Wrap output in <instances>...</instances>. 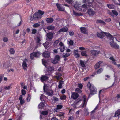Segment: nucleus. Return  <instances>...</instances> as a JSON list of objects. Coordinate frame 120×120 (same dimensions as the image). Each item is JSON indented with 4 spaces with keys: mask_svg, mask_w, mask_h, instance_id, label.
<instances>
[{
    "mask_svg": "<svg viewBox=\"0 0 120 120\" xmlns=\"http://www.w3.org/2000/svg\"><path fill=\"white\" fill-rule=\"evenodd\" d=\"M95 0L92 2V4L90 2H88L87 4H85L82 5V6L79 4L78 3H75V5L74 6V8L77 10L79 11H83L85 12L87 10L88 8L92 6V4H94L95 3Z\"/></svg>",
    "mask_w": 120,
    "mask_h": 120,
    "instance_id": "f257e3e1",
    "label": "nucleus"
},
{
    "mask_svg": "<svg viewBox=\"0 0 120 120\" xmlns=\"http://www.w3.org/2000/svg\"><path fill=\"white\" fill-rule=\"evenodd\" d=\"M87 86V87L90 89L91 94L94 95L96 93V89L93 85H91L89 82H88Z\"/></svg>",
    "mask_w": 120,
    "mask_h": 120,
    "instance_id": "f03ea898",
    "label": "nucleus"
},
{
    "mask_svg": "<svg viewBox=\"0 0 120 120\" xmlns=\"http://www.w3.org/2000/svg\"><path fill=\"white\" fill-rule=\"evenodd\" d=\"M48 86L44 84V86L43 90L44 92H46V94L48 96H51L53 94V91L52 90H49L47 91L46 90L47 89Z\"/></svg>",
    "mask_w": 120,
    "mask_h": 120,
    "instance_id": "7ed1b4c3",
    "label": "nucleus"
},
{
    "mask_svg": "<svg viewBox=\"0 0 120 120\" xmlns=\"http://www.w3.org/2000/svg\"><path fill=\"white\" fill-rule=\"evenodd\" d=\"M28 60L25 59L23 60L22 64V66L23 69L25 70H26L27 69Z\"/></svg>",
    "mask_w": 120,
    "mask_h": 120,
    "instance_id": "20e7f679",
    "label": "nucleus"
},
{
    "mask_svg": "<svg viewBox=\"0 0 120 120\" xmlns=\"http://www.w3.org/2000/svg\"><path fill=\"white\" fill-rule=\"evenodd\" d=\"M40 55V53L39 52H33L31 54L30 57L31 58L33 59L34 57H38Z\"/></svg>",
    "mask_w": 120,
    "mask_h": 120,
    "instance_id": "39448f33",
    "label": "nucleus"
},
{
    "mask_svg": "<svg viewBox=\"0 0 120 120\" xmlns=\"http://www.w3.org/2000/svg\"><path fill=\"white\" fill-rule=\"evenodd\" d=\"M60 60V57L59 56H56L54 60H51V62L55 64L57 63Z\"/></svg>",
    "mask_w": 120,
    "mask_h": 120,
    "instance_id": "423d86ee",
    "label": "nucleus"
},
{
    "mask_svg": "<svg viewBox=\"0 0 120 120\" xmlns=\"http://www.w3.org/2000/svg\"><path fill=\"white\" fill-rule=\"evenodd\" d=\"M109 59L111 60L110 61H111L112 63L115 65H116L118 68H120V64H119L118 65L116 64L117 63V61H116L113 57H110Z\"/></svg>",
    "mask_w": 120,
    "mask_h": 120,
    "instance_id": "0eeeda50",
    "label": "nucleus"
},
{
    "mask_svg": "<svg viewBox=\"0 0 120 120\" xmlns=\"http://www.w3.org/2000/svg\"><path fill=\"white\" fill-rule=\"evenodd\" d=\"M59 45L60 51L61 52H63L64 50L65 49L64 44L62 42H60L59 43Z\"/></svg>",
    "mask_w": 120,
    "mask_h": 120,
    "instance_id": "6e6552de",
    "label": "nucleus"
},
{
    "mask_svg": "<svg viewBox=\"0 0 120 120\" xmlns=\"http://www.w3.org/2000/svg\"><path fill=\"white\" fill-rule=\"evenodd\" d=\"M113 40H112V41L110 42V44L111 46L116 48L118 49L119 48V46L116 43H114Z\"/></svg>",
    "mask_w": 120,
    "mask_h": 120,
    "instance_id": "1a4fd4ad",
    "label": "nucleus"
},
{
    "mask_svg": "<svg viewBox=\"0 0 120 120\" xmlns=\"http://www.w3.org/2000/svg\"><path fill=\"white\" fill-rule=\"evenodd\" d=\"M88 14L90 16H93L95 14L94 11L93 10L89 9H88L87 11Z\"/></svg>",
    "mask_w": 120,
    "mask_h": 120,
    "instance_id": "9d476101",
    "label": "nucleus"
},
{
    "mask_svg": "<svg viewBox=\"0 0 120 120\" xmlns=\"http://www.w3.org/2000/svg\"><path fill=\"white\" fill-rule=\"evenodd\" d=\"M91 53L93 55L95 56H97L98 54L101 53L100 51L95 50H92L91 51Z\"/></svg>",
    "mask_w": 120,
    "mask_h": 120,
    "instance_id": "9b49d317",
    "label": "nucleus"
},
{
    "mask_svg": "<svg viewBox=\"0 0 120 120\" xmlns=\"http://www.w3.org/2000/svg\"><path fill=\"white\" fill-rule=\"evenodd\" d=\"M50 53L49 52L45 51L42 54V56L44 57H49L50 56Z\"/></svg>",
    "mask_w": 120,
    "mask_h": 120,
    "instance_id": "f8f14e48",
    "label": "nucleus"
},
{
    "mask_svg": "<svg viewBox=\"0 0 120 120\" xmlns=\"http://www.w3.org/2000/svg\"><path fill=\"white\" fill-rule=\"evenodd\" d=\"M105 34L106 36L110 40H113V37L109 33H104V34Z\"/></svg>",
    "mask_w": 120,
    "mask_h": 120,
    "instance_id": "ddd939ff",
    "label": "nucleus"
},
{
    "mask_svg": "<svg viewBox=\"0 0 120 120\" xmlns=\"http://www.w3.org/2000/svg\"><path fill=\"white\" fill-rule=\"evenodd\" d=\"M48 79V77L45 75H42L41 77V80L43 82Z\"/></svg>",
    "mask_w": 120,
    "mask_h": 120,
    "instance_id": "4468645a",
    "label": "nucleus"
},
{
    "mask_svg": "<svg viewBox=\"0 0 120 120\" xmlns=\"http://www.w3.org/2000/svg\"><path fill=\"white\" fill-rule=\"evenodd\" d=\"M56 6L58 8V10L61 11H64V8L60 6V5L58 3H57L56 4Z\"/></svg>",
    "mask_w": 120,
    "mask_h": 120,
    "instance_id": "2eb2a0df",
    "label": "nucleus"
},
{
    "mask_svg": "<svg viewBox=\"0 0 120 120\" xmlns=\"http://www.w3.org/2000/svg\"><path fill=\"white\" fill-rule=\"evenodd\" d=\"M73 53L74 56L75 57L79 58L80 57V55L78 53V51L77 50H74Z\"/></svg>",
    "mask_w": 120,
    "mask_h": 120,
    "instance_id": "dca6fc26",
    "label": "nucleus"
},
{
    "mask_svg": "<svg viewBox=\"0 0 120 120\" xmlns=\"http://www.w3.org/2000/svg\"><path fill=\"white\" fill-rule=\"evenodd\" d=\"M78 94L75 92H73L72 93L71 97V98L74 99H76L78 97Z\"/></svg>",
    "mask_w": 120,
    "mask_h": 120,
    "instance_id": "f3484780",
    "label": "nucleus"
},
{
    "mask_svg": "<svg viewBox=\"0 0 120 120\" xmlns=\"http://www.w3.org/2000/svg\"><path fill=\"white\" fill-rule=\"evenodd\" d=\"M80 29L81 32L84 34H86L88 32L87 30L85 28L81 27Z\"/></svg>",
    "mask_w": 120,
    "mask_h": 120,
    "instance_id": "a211bd4d",
    "label": "nucleus"
},
{
    "mask_svg": "<svg viewBox=\"0 0 120 120\" xmlns=\"http://www.w3.org/2000/svg\"><path fill=\"white\" fill-rule=\"evenodd\" d=\"M65 1L68 3L71 4L72 6L74 7V6L75 5V3L77 2H73V0H65Z\"/></svg>",
    "mask_w": 120,
    "mask_h": 120,
    "instance_id": "6ab92c4d",
    "label": "nucleus"
},
{
    "mask_svg": "<svg viewBox=\"0 0 120 120\" xmlns=\"http://www.w3.org/2000/svg\"><path fill=\"white\" fill-rule=\"evenodd\" d=\"M47 38L49 39H51L53 37V34L51 32L48 33L47 35Z\"/></svg>",
    "mask_w": 120,
    "mask_h": 120,
    "instance_id": "aec40b11",
    "label": "nucleus"
},
{
    "mask_svg": "<svg viewBox=\"0 0 120 120\" xmlns=\"http://www.w3.org/2000/svg\"><path fill=\"white\" fill-rule=\"evenodd\" d=\"M97 36L100 38H102L104 37V33H97Z\"/></svg>",
    "mask_w": 120,
    "mask_h": 120,
    "instance_id": "412c9836",
    "label": "nucleus"
},
{
    "mask_svg": "<svg viewBox=\"0 0 120 120\" xmlns=\"http://www.w3.org/2000/svg\"><path fill=\"white\" fill-rule=\"evenodd\" d=\"M62 107V106L61 105H58L57 106L56 108L54 109L55 112H57L58 111V110L61 109Z\"/></svg>",
    "mask_w": 120,
    "mask_h": 120,
    "instance_id": "4be33fe9",
    "label": "nucleus"
},
{
    "mask_svg": "<svg viewBox=\"0 0 120 120\" xmlns=\"http://www.w3.org/2000/svg\"><path fill=\"white\" fill-rule=\"evenodd\" d=\"M68 30V28L67 27H65L60 29L59 31V32H67Z\"/></svg>",
    "mask_w": 120,
    "mask_h": 120,
    "instance_id": "5701e85b",
    "label": "nucleus"
},
{
    "mask_svg": "<svg viewBox=\"0 0 120 120\" xmlns=\"http://www.w3.org/2000/svg\"><path fill=\"white\" fill-rule=\"evenodd\" d=\"M84 103L83 106H85L88 100L87 99L85 95L83 96Z\"/></svg>",
    "mask_w": 120,
    "mask_h": 120,
    "instance_id": "b1692460",
    "label": "nucleus"
},
{
    "mask_svg": "<svg viewBox=\"0 0 120 120\" xmlns=\"http://www.w3.org/2000/svg\"><path fill=\"white\" fill-rule=\"evenodd\" d=\"M102 63V61H100L97 63L94 66L95 68L97 69L99 68L100 66V64Z\"/></svg>",
    "mask_w": 120,
    "mask_h": 120,
    "instance_id": "393cba45",
    "label": "nucleus"
},
{
    "mask_svg": "<svg viewBox=\"0 0 120 120\" xmlns=\"http://www.w3.org/2000/svg\"><path fill=\"white\" fill-rule=\"evenodd\" d=\"M3 90L4 91L5 90H8L10 89L11 87V85L4 86L3 87Z\"/></svg>",
    "mask_w": 120,
    "mask_h": 120,
    "instance_id": "a878e982",
    "label": "nucleus"
},
{
    "mask_svg": "<svg viewBox=\"0 0 120 120\" xmlns=\"http://www.w3.org/2000/svg\"><path fill=\"white\" fill-rule=\"evenodd\" d=\"M50 43H49V42H46L43 44V45L45 48H47L49 47L51 45Z\"/></svg>",
    "mask_w": 120,
    "mask_h": 120,
    "instance_id": "bb28decb",
    "label": "nucleus"
},
{
    "mask_svg": "<svg viewBox=\"0 0 120 120\" xmlns=\"http://www.w3.org/2000/svg\"><path fill=\"white\" fill-rule=\"evenodd\" d=\"M53 21V19L52 18H48L46 19V21L48 23H51Z\"/></svg>",
    "mask_w": 120,
    "mask_h": 120,
    "instance_id": "cd10ccee",
    "label": "nucleus"
},
{
    "mask_svg": "<svg viewBox=\"0 0 120 120\" xmlns=\"http://www.w3.org/2000/svg\"><path fill=\"white\" fill-rule=\"evenodd\" d=\"M47 105V104H46V105H45V104H44L43 102H41L38 105V107L39 108H43L44 106H46Z\"/></svg>",
    "mask_w": 120,
    "mask_h": 120,
    "instance_id": "c85d7f7f",
    "label": "nucleus"
},
{
    "mask_svg": "<svg viewBox=\"0 0 120 120\" xmlns=\"http://www.w3.org/2000/svg\"><path fill=\"white\" fill-rule=\"evenodd\" d=\"M21 85L22 88H23L24 89H27V86H26L25 85V83H21Z\"/></svg>",
    "mask_w": 120,
    "mask_h": 120,
    "instance_id": "c756f323",
    "label": "nucleus"
},
{
    "mask_svg": "<svg viewBox=\"0 0 120 120\" xmlns=\"http://www.w3.org/2000/svg\"><path fill=\"white\" fill-rule=\"evenodd\" d=\"M42 61L43 64L46 68H47V65L48 64V63L43 59H42Z\"/></svg>",
    "mask_w": 120,
    "mask_h": 120,
    "instance_id": "7c9ffc66",
    "label": "nucleus"
},
{
    "mask_svg": "<svg viewBox=\"0 0 120 120\" xmlns=\"http://www.w3.org/2000/svg\"><path fill=\"white\" fill-rule=\"evenodd\" d=\"M96 22L97 23H100L103 25L106 24L105 23L104 21L101 20H97Z\"/></svg>",
    "mask_w": 120,
    "mask_h": 120,
    "instance_id": "2f4dec72",
    "label": "nucleus"
},
{
    "mask_svg": "<svg viewBox=\"0 0 120 120\" xmlns=\"http://www.w3.org/2000/svg\"><path fill=\"white\" fill-rule=\"evenodd\" d=\"M70 55V54L69 53H63L62 55V56L63 57L66 58L67 57L69 56Z\"/></svg>",
    "mask_w": 120,
    "mask_h": 120,
    "instance_id": "473e14b6",
    "label": "nucleus"
},
{
    "mask_svg": "<svg viewBox=\"0 0 120 120\" xmlns=\"http://www.w3.org/2000/svg\"><path fill=\"white\" fill-rule=\"evenodd\" d=\"M55 28V27L52 25H50L48 26L47 28L48 30H52Z\"/></svg>",
    "mask_w": 120,
    "mask_h": 120,
    "instance_id": "72a5a7b5",
    "label": "nucleus"
},
{
    "mask_svg": "<svg viewBox=\"0 0 120 120\" xmlns=\"http://www.w3.org/2000/svg\"><path fill=\"white\" fill-rule=\"evenodd\" d=\"M119 115L120 116V109L117 110L115 112L114 116L116 117Z\"/></svg>",
    "mask_w": 120,
    "mask_h": 120,
    "instance_id": "f704fd0d",
    "label": "nucleus"
},
{
    "mask_svg": "<svg viewBox=\"0 0 120 120\" xmlns=\"http://www.w3.org/2000/svg\"><path fill=\"white\" fill-rule=\"evenodd\" d=\"M47 99V97L43 95H41V96L40 97V99L41 100H43L44 101H45Z\"/></svg>",
    "mask_w": 120,
    "mask_h": 120,
    "instance_id": "c9c22d12",
    "label": "nucleus"
},
{
    "mask_svg": "<svg viewBox=\"0 0 120 120\" xmlns=\"http://www.w3.org/2000/svg\"><path fill=\"white\" fill-rule=\"evenodd\" d=\"M3 41L5 42H7L9 41L8 38V37H5L3 38Z\"/></svg>",
    "mask_w": 120,
    "mask_h": 120,
    "instance_id": "e433bc0d",
    "label": "nucleus"
},
{
    "mask_svg": "<svg viewBox=\"0 0 120 120\" xmlns=\"http://www.w3.org/2000/svg\"><path fill=\"white\" fill-rule=\"evenodd\" d=\"M56 75L58 76H56L55 77V78H56L57 80L59 79V77L61 76L62 74L60 73H58L56 74Z\"/></svg>",
    "mask_w": 120,
    "mask_h": 120,
    "instance_id": "4c0bfd02",
    "label": "nucleus"
},
{
    "mask_svg": "<svg viewBox=\"0 0 120 120\" xmlns=\"http://www.w3.org/2000/svg\"><path fill=\"white\" fill-rule=\"evenodd\" d=\"M81 55L82 56H87V55L86 54V51H83L81 52Z\"/></svg>",
    "mask_w": 120,
    "mask_h": 120,
    "instance_id": "58836bf2",
    "label": "nucleus"
},
{
    "mask_svg": "<svg viewBox=\"0 0 120 120\" xmlns=\"http://www.w3.org/2000/svg\"><path fill=\"white\" fill-rule=\"evenodd\" d=\"M73 13L74 15L76 16H81L82 15V14L81 13H76L75 11H73Z\"/></svg>",
    "mask_w": 120,
    "mask_h": 120,
    "instance_id": "ea45409f",
    "label": "nucleus"
},
{
    "mask_svg": "<svg viewBox=\"0 0 120 120\" xmlns=\"http://www.w3.org/2000/svg\"><path fill=\"white\" fill-rule=\"evenodd\" d=\"M59 84L58 87L59 88H61L62 87V85L63 83V82L62 81H60L59 82Z\"/></svg>",
    "mask_w": 120,
    "mask_h": 120,
    "instance_id": "a19ab883",
    "label": "nucleus"
},
{
    "mask_svg": "<svg viewBox=\"0 0 120 120\" xmlns=\"http://www.w3.org/2000/svg\"><path fill=\"white\" fill-rule=\"evenodd\" d=\"M80 100H76L73 103V104L72 105L73 106V107L74 108H75L76 107V104L79 102V101H80Z\"/></svg>",
    "mask_w": 120,
    "mask_h": 120,
    "instance_id": "79ce46f5",
    "label": "nucleus"
},
{
    "mask_svg": "<svg viewBox=\"0 0 120 120\" xmlns=\"http://www.w3.org/2000/svg\"><path fill=\"white\" fill-rule=\"evenodd\" d=\"M33 19L35 20H36L38 19L36 13H34L33 15Z\"/></svg>",
    "mask_w": 120,
    "mask_h": 120,
    "instance_id": "37998d69",
    "label": "nucleus"
},
{
    "mask_svg": "<svg viewBox=\"0 0 120 120\" xmlns=\"http://www.w3.org/2000/svg\"><path fill=\"white\" fill-rule=\"evenodd\" d=\"M80 64L82 67H84L85 66V62L84 61L80 60Z\"/></svg>",
    "mask_w": 120,
    "mask_h": 120,
    "instance_id": "c03bdc74",
    "label": "nucleus"
},
{
    "mask_svg": "<svg viewBox=\"0 0 120 120\" xmlns=\"http://www.w3.org/2000/svg\"><path fill=\"white\" fill-rule=\"evenodd\" d=\"M40 26V24L38 23H36L33 24V27L34 28L38 27H39Z\"/></svg>",
    "mask_w": 120,
    "mask_h": 120,
    "instance_id": "a18cd8bd",
    "label": "nucleus"
},
{
    "mask_svg": "<svg viewBox=\"0 0 120 120\" xmlns=\"http://www.w3.org/2000/svg\"><path fill=\"white\" fill-rule=\"evenodd\" d=\"M35 39L37 43H39L41 40L40 38L38 37H37Z\"/></svg>",
    "mask_w": 120,
    "mask_h": 120,
    "instance_id": "49530a36",
    "label": "nucleus"
},
{
    "mask_svg": "<svg viewBox=\"0 0 120 120\" xmlns=\"http://www.w3.org/2000/svg\"><path fill=\"white\" fill-rule=\"evenodd\" d=\"M54 70V68L53 67H50L48 68V72H51L52 71Z\"/></svg>",
    "mask_w": 120,
    "mask_h": 120,
    "instance_id": "de8ad7c7",
    "label": "nucleus"
},
{
    "mask_svg": "<svg viewBox=\"0 0 120 120\" xmlns=\"http://www.w3.org/2000/svg\"><path fill=\"white\" fill-rule=\"evenodd\" d=\"M41 114L43 115H46L48 114V112L47 111H43L42 112Z\"/></svg>",
    "mask_w": 120,
    "mask_h": 120,
    "instance_id": "09e8293b",
    "label": "nucleus"
},
{
    "mask_svg": "<svg viewBox=\"0 0 120 120\" xmlns=\"http://www.w3.org/2000/svg\"><path fill=\"white\" fill-rule=\"evenodd\" d=\"M68 41L69 42V44L70 45H72L73 44V42L72 40L68 39Z\"/></svg>",
    "mask_w": 120,
    "mask_h": 120,
    "instance_id": "8fccbe9b",
    "label": "nucleus"
},
{
    "mask_svg": "<svg viewBox=\"0 0 120 120\" xmlns=\"http://www.w3.org/2000/svg\"><path fill=\"white\" fill-rule=\"evenodd\" d=\"M10 52L11 53V54H14L15 53V51L12 48H11L9 50Z\"/></svg>",
    "mask_w": 120,
    "mask_h": 120,
    "instance_id": "3c124183",
    "label": "nucleus"
},
{
    "mask_svg": "<svg viewBox=\"0 0 120 120\" xmlns=\"http://www.w3.org/2000/svg\"><path fill=\"white\" fill-rule=\"evenodd\" d=\"M108 7L109 8L112 9L114 8V6L112 4H108L107 5Z\"/></svg>",
    "mask_w": 120,
    "mask_h": 120,
    "instance_id": "603ef678",
    "label": "nucleus"
},
{
    "mask_svg": "<svg viewBox=\"0 0 120 120\" xmlns=\"http://www.w3.org/2000/svg\"><path fill=\"white\" fill-rule=\"evenodd\" d=\"M31 96L29 94L28 95L27 98V102H29L30 101L31 99Z\"/></svg>",
    "mask_w": 120,
    "mask_h": 120,
    "instance_id": "864d4df0",
    "label": "nucleus"
},
{
    "mask_svg": "<svg viewBox=\"0 0 120 120\" xmlns=\"http://www.w3.org/2000/svg\"><path fill=\"white\" fill-rule=\"evenodd\" d=\"M36 14L38 19H41L42 17V16L38 12L36 13Z\"/></svg>",
    "mask_w": 120,
    "mask_h": 120,
    "instance_id": "5fc2aeb1",
    "label": "nucleus"
},
{
    "mask_svg": "<svg viewBox=\"0 0 120 120\" xmlns=\"http://www.w3.org/2000/svg\"><path fill=\"white\" fill-rule=\"evenodd\" d=\"M112 12L116 16L117 15H118V13L116 11L112 10Z\"/></svg>",
    "mask_w": 120,
    "mask_h": 120,
    "instance_id": "6e6d98bb",
    "label": "nucleus"
},
{
    "mask_svg": "<svg viewBox=\"0 0 120 120\" xmlns=\"http://www.w3.org/2000/svg\"><path fill=\"white\" fill-rule=\"evenodd\" d=\"M81 89H80L79 88H77L76 89L75 91L78 93H80L82 92Z\"/></svg>",
    "mask_w": 120,
    "mask_h": 120,
    "instance_id": "4d7b16f0",
    "label": "nucleus"
},
{
    "mask_svg": "<svg viewBox=\"0 0 120 120\" xmlns=\"http://www.w3.org/2000/svg\"><path fill=\"white\" fill-rule=\"evenodd\" d=\"M38 12L40 14V15H41L42 16L44 14V11L40 10H39L38 11Z\"/></svg>",
    "mask_w": 120,
    "mask_h": 120,
    "instance_id": "13d9d810",
    "label": "nucleus"
},
{
    "mask_svg": "<svg viewBox=\"0 0 120 120\" xmlns=\"http://www.w3.org/2000/svg\"><path fill=\"white\" fill-rule=\"evenodd\" d=\"M78 86L79 88H80V89H82L83 86L81 84H78Z\"/></svg>",
    "mask_w": 120,
    "mask_h": 120,
    "instance_id": "bf43d9fd",
    "label": "nucleus"
},
{
    "mask_svg": "<svg viewBox=\"0 0 120 120\" xmlns=\"http://www.w3.org/2000/svg\"><path fill=\"white\" fill-rule=\"evenodd\" d=\"M98 107L97 106L91 112V113L92 114L94 113L95 112V110L98 109Z\"/></svg>",
    "mask_w": 120,
    "mask_h": 120,
    "instance_id": "052dcab7",
    "label": "nucleus"
},
{
    "mask_svg": "<svg viewBox=\"0 0 120 120\" xmlns=\"http://www.w3.org/2000/svg\"><path fill=\"white\" fill-rule=\"evenodd\" d=\"M103 71V69L102 68H101L99 69L97 71V73L98 74H100Z\"/></svg>",
    "mask_w": 120,
    "mask_h": 120,
    "instance_id": "680f3d73",
    "label": "nucleus"
},
{
    "mask_svg": "<svg viewBox=\"0 0 120 120\" xmlns=\"http://www.w3.org/2000/svg\"><path fill=\"white\" fill-rule=\"evenodd\" d=\"M66 98V96L64 95H63L60 97V98L62 100H65Z\"/></svg>",
    "mask_w": 120,
    "mask_h": 120,
    "instance_id": "e2e57ef3",
    "label": "nucleus"
},
{
    "mask_svg": "<svg viewBox=\"0 0 120 120\" xmlns=\"http://www.w3.org/2000/svg\"><path fill=\"white\" fill-rule=\"evenodd\" d=\"M37 31V30L35 29H33L32 30V33L33 34H35Z\"/></svg>",
    "mask_w": 120,
    "mask_h": 120,
    "instance_id": "0e129e2a",
    "label": "nucleus"
},
{
    "mask_svg": "<svg viewBox=\"0 0 120 120\" xmlns=\"http://www.w3.org/2000/svg\"><path fill=\"white\" fill-rule=\"evenodd\" d=\"M7 64V63H5L3 64V68H8V67L6 66V65Z\"/></svg>",
    "mask_w": 120,
    "mask_h": 120,
    "instance_id": "69168bd1",
    "label": "nucleus"
},
{
    "mask_svg": "<svg viewBox=\"0 0 120 120\" xmlns=\"http://www.w3.org/2000/svg\"><path fill=\"white\" fill-rule=\"evenodd\" d=\"M21 92L22 94L23 95H25L26 93V91L23 89H22V90Z\"/></svg>",
    "mask_w": 120,
    "mask_h": 120,
    "instance_id": "338daca9",
    "label": "nucleus"
},
{
    "mask_svg": "<svg viewBox=\"0 0 120 120\" xmlns=\"http://www.w3.org/2000/svg\"><path fill=\"white\" fill-rule=\"evenodd\" d=\"M59 42V41L58 40H56L54 42V44L55 45H57Z\"/></svg>",
    "mask_w": 120,
    "mask_h": 120,
    "instance_id": "774afa93",
    "label": "nucleus"
}]
</instances>
